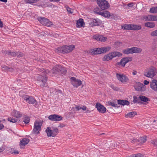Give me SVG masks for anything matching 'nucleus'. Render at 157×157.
I'll return each mask as SVG.
<instances>
[{
    "label": "nucleus",
    "instance_id": "1",
    "mask_svg": "<svg viewBox=\"0 0 157 157\" xmlns=\"http://www.w3.org/2000/svg\"><path fill=\"white\" fill-rule=\"evenodd\" d=\"M52 71L53 73L57 74H63L65 75L67 72L66 69L62 67L60 65H56L52 69Z\"/></svg>",
    "mask_w": 157,
    "mask_h": 157
},
{
    "label": "nucleus",
    "instance_id": "2",
    "mask_svg": "<svg viewBox=\"0 0 157 157\" xmlns=\"http://www.w3.org/2000/svg\"><path fill=\"white\" fill-rule=\"evenodd\" d=\"M38 84L41 87L45 86L47 81V77L45 76H44L42 75H38L36 77Z\"/></svg>",
    "mask_w": 157,
    "mask_h": 157
},
{
    "label": "nucleus",
    "instance_id": "3",
    "mask_svg": "<svg viewBox=\"0 0 157 157\" xmlns=\"http://www.w3.org/2000/svg\"><path fill=\"white\" fill-rule=\"evenodd\" d=\"M142 51V49L139 48L134 47L124 49L123 51V52L124 54H129L134 53H140Z\"/></svg>",
    "mask_w": 157,
    "mask_h": 157
},
{
    "label": "nucleus",
    "instance_id": "4",
    "mask_svg": "<svg viewBox=\"0 0 157 157\" xmlns=\"http://www.w3.org/2000/svg\"><path fill=\"white\" fill-rule=\"evenodd\" d=\"M97 2L101 9L103 10L109 8L110 6L108 1L105 0H97Z\"/></svg>",
    "mask_w": 157,
    "mask_h": 157
},
{
    "label": "nucleus",
    "instance_id": "5",
    "mask_svg": "<svg viewBox=\"0 0 157 157\" xmlns=\"http://www.w3.org/2000/svg\"><path fill=\"white\" fill-rule=\"evenodd\" d=\"M48 137H54L58 133V129L56 128L52 130L50 127H48L45 131Z\"/></svg>",
    "mask_w": 157,
    "mask_h": 157
},
{
    "label": "nucleus",
    "instance_id": "6",
    "mask_svg": "<svg viewBox=\"0 0 157 157\" xmlns=\"http://www.w3.org/2000/svg\"><path fill=\"white\" fill-rule=\"evenodd\" d=\"M43 121H35L34 124V128L33 131L35 134H38L41 130V127L42 125Z\"/></svg>",
    "mask_w": 157,
    "mask_h": 157
},
{
    "label": "nucleus",
    "instance_id": "7",
    "mask_svg": "<svg viewBox=\"0 0 157 157\" xmlns=\"http://www.w3.org/2000/svg\"><path fill=\"white\" fill-rule=\"evenodd\" d=\"M37 19L40 23L43 25L47 26H50L53 25L51 21H49L48 19L44 17H38Z\"/></svg>",
    "mask_w": 157,
    "mask_h": 157
},
{
    "label": "nucleus",
    "instance_id": "8",
    "mask_svg": "<svg viewBox=\"0 0 157 157\" xmlns=\"http://www.w3.org/2000/svg\"><path fill=\"white\" fill-rule=\"evenodd\" d=\"M156 72L155 68H150L148 72H144V75L145 76L149 78H152L156 75Z\"/></svg>",
    "mask_w": 157,
    "mask_h": 157
},
{
    "label": "nucleus",
    "instance_id": "9",
    "mask_svg": "<svg viewBox=\"0 0 157 157\" xmlns=\"http://www.w3.org/2000/svg\"><path fill=\"white\" fill-rule=\"evenodd\" d=\"M71 84L75 87H77L78 86H80L82 84L81 81L75 77H71Z\"/></svg>",
    "mask_w": 157,
    "mask_h": 157
},
{
    "label": "nucleus",
    "instance_id": "10",
    "mask_svg": "<svg viewBox=\"0 0 157 157\" xmlns=\"http://www.w3.org/2000/svg\"><path fill=\"white\" fill-rule=\"evenodd\" d=\"M116 76L117 79L122 82H127L129 81L128 78L125 75L117 73Z\"/></svg>",
    "mask_w": 157,
    "mask_h": 157
},
{
    "label": "nucleus",
    "instance_id": "11",
    "mask_svg": "<svg viewBox=\"0 0 157 157\" xmlns=\"http://www.w3.org/2000/svg\"><path fill=\"white\" fill-rule=\"evenodd\" d=\"M132 60V57H126L122 58L120 62L117 63V64L118 65L121 64L122 66L124 67L125 64L131 61Z\"/></svg>",
    "mask_w": 157,
    "mask_h": 157
},
{
    "label": "nucleus",
    "instance_id": "12",
    "mask_svg": "<svg viewBox=\"0 0 157 157\" xmlns=\"http://www.w3.org/2000/svg\"><path fill=\"white\" fill-rule=\"evenodd\" d=\"M48 118L52 121H57L61 120L63 117L58 115L53 114L49 116Z\"/></svg>",
    "mask_w": 157,
    "mask_h": 157
},
{
    "label": "nucleus",
    "instance_id": "13",
    "mask_svg": "<svg viewBox=\"0 0 157 157\" xmlns=\"http://www.w3.org/2000/svg\"><path fill=\"white\" fill-rule=\"evenodd\" d=\"M95 107L100 113H104L106 112V108L100 103H97L96 104Z\"/></svg>",
    "mask_w": 157,
    "mask_h": 157
},
{
    "label": "nucleus",
    "instance_id": "14",
    "mask_svg": "<svg viewBox=\"0 0 157 157\" xmlns=\"http://www.w3.org/2000/svg\"><path fill=\"white\" fill-rule=\"evenodd\" d=\"M145 86L140 82L136 83L134 86L135 89L138 91H144L145 90Z\"/></svg>",
    "mask_w": 157,
    "mask_h": 157
},
{
    "label": "nucleus",
    "instance_id": "15",
    "mask_svg": "<svg viewBox=\"0 0 157 157\" xmlns=\"http://www.w3.org/2000/svg\"><path fill=\"white\" fill-rule=\"evenodd\" d=\"M93 38L98 41L105 42L107 40V38L101 35H95L93 36Z\"/></svg>",
    "mask_w": 157,
    "mask_h": 157
},
{
    "label": "nucleus",
    "instance_id": "16",
    "mask_svg": "<svg viewBox=\"0 0 157 157\" xmlns=\"http://www.w3.org/2000/svg\"><path fill=\"white\" fill-rule=\"evenodd\" d=\"M24 99L27 103L29 104H33L36 102V101L32 97L26 95L24 97Z\"/></svg>",
    "mask_w": 157,
    "mask_h": 157
},
{
    "label": "nucleus",
    "instance_id": "17",
    "mask_svg": "<svg viewBox=\"0 0 157 157\" xmlns=\"http://www.w3.org/2000/svg\"><path fill=\"white\" fill-rule=\"evenodd\" d=\"M74 48L75 46L73 45L63 46V53H67L70 52Z\"/></svg>",
    "mask_w": 157,
    "mask_h": 157
},
{
    "label": "nucleus",
    "instance_id": "18",
    "mask_svg": "<svg viewBox=\"0 0 157 157\" xmlns=\"http://www.w3.org/2000/svg\"><path fill=\"white\" fill-rule=\"evenodd\" d=\"M29 141V139L24 138L22 139L20 141V147L23 148L25 145L28 144Z\"/></svg>",
    "mask_w": 157,
    "mask_h": 157
},
{
    "label": "nucleus",
    "instance_id": "19",
    "mask_svg": "<svg viewBox=\"0 0 157 157\" xmlns=\"http://www.w3.org/2000/svg\"><path fill=\"white\" fill-rule=\"evenodd\" d=\"M151 88L155 91L157 92V80L153 79L150 82Z\"/></svg>",
    "mask_w": 157,
    "mask_h": 157
},
{
    "label": "nucleus",
    "instance_id": "20",
    "mask_svg": "<svg viewBox=\"0 0 157 157\" xmlns=\"http://www.w3.org/2000/svg\"><path fill=\"white\" fill-rule=\"evenodd\" d=\"M101 23V21L99 19H93L91 22L92 26H98Z\"/></svg>",
    "mask_w": 157,
    "mask_h": 157
},
{
    "label": "nucleus",
    "instance_id": "21",
    "mask_svg": "<svg viewBox=\"0 0 157 157\" xmlns=\"http://www.w3.org/2000/svg\"><path fill=\"white\" fill-rule=\"evenodd\" d=\"M101 48H95L92 50L91 53L92 54H99L102 53Z\"/></svg>",
    "mask_w": 157,
    "mask_h": 157
},
{
    "label": "nucleus",
    "instance_id": "22",
    "mask_svg": "<svg viewBox=\"0 0 157 157\" xmlns=\"http://www.w3.org/2000/svg\"><path fill=\"white\" fill-rule=\"evenodd\" d=\"M117 103L118 104L121 105H128L130 103L127 100L119 99L117 100Z\"/></svg>",
    "mask_w": 157,
    "mask_h": 157
},
{
    "label": "nucleus",
    "instance_id": "23",
    "mask_svg": "<svg viewBox=\"0 0 157 157\" xmlns=\"http://www.w3.org/2000/svg\"><path fill=\"white\" fill-rule=\"evenodd\" d=\"M12 115L16 118L21 117L22 116L21 113L19 112L16 110H14L12 113Z\"/></svg>",
    "mask_w": 157,
    "mask_h": 157
},
{
    "label": "nucleus",
    "instance_id": "24",
    "mask_svg": "<svg viewBox=\"0 0 157 157\" xmlns=\"http://www.w3.org/2000/svg\"><path fill=\"white\" fill-rule=\"evenodd\" d=\"M110 53L112 59L116 56L120 57L122 55L121 53L118 52H111Z\"/></svg>",
    "mask_w": 157,
    "mask_h": 157
},
{
    "label": "nucleus",
    "instance_id": "25",
    "mask_svg": "<svg viewBox=\"0 0 157 157\" xmlns=\"http://www.w3.org/2000/svg\"><path fill=\"white\" fill-rule=\"evenodd\" d=\"M110 53L108 54L105 55L104 57L102 58L103 61H109L112 59Z\"/></svg>",
    "mask_w": 157,
    "mask_h": 157
},
{
    "label": "nucleus",
    "instance_id": "26",
    "mask_svg": "<svg viewBox=\"0 0 157 157\" xmlns=\"http://www.w3.org/2000/svg\"><path fill=\"white\" fill-rule=\"evenodd\" d=\"M132 24H124L122 26V29L126 30H132Z\"/></svg>",
    "mask_w": 157,
    "mask_h": 157
},
{
    "label": "nucleus",
    "instance_id": "27",
    "mask_svg": "<svg viewBox=\"0 0 157 157\" xmlns=\"http://www.w3.org/2000/svg\"><path fill=\"white\" fill-rule=\"evenodd\" d=\"M144 25L147 27L153 28L155 27V24L153 22H147Z\"/></svg>",
    "mask_w": 157,
    "mask_h": 157
},
{
    "label": "nucleus",
    "instance_id": "28",
    "mask_svg": "<svg viewBox=\"0 0 157 157\" xmlns=\"http://www.w3.org/2000/svg\"><path fill=\"white\" fill-rule=\"evenodd\" d=\"M100 15L105 17H109L111 16L110 13L107 11H105L103 12H101L100 14Z\"/></svg>",
    "mask_w": 157,
    "mask_h": 157
},
{
    "label": "nucleus",
    "instance_id": "29",
    "mask_svg": "<svg viewBox=\"0 0 157 157\" xmlns=\"http://www.w3.org/2000/svg\"><path fill=\"white\" fill-rule=\"evenodd\" d=\"M141 28L140 25L132 24V30H138L141 29Z\"/></svg>",
    "mask_w": 157,
    "mask_h": 157
},
{
    "label": "nucleus",
    "instance_id": "30",
    "mask_svg": "<svg viewBox=\"0 0 157 157\" xmlns=\"http://www.w3.org/2000/svg\"><path fill=\"white\" fill-rule=\"evenodd\" d=\"M84 22L83 21V19L82 18L79 19L78 20L76 24L77 27L82 26Z\"/></svg>",
    "mask_w": 157,
    "mask_h": 157
},
{
    "label": "nucleus",
    "instance_id": "31",
    "mask_svg": "<svg viewBox=\"0 0 157 157\" xmlns=\"http://www.w3.org/2000/svg\"><path fill=\"white\" fill-rule=\"evenodd\" d=\"M137 114L136 112L133 111L128 113L125 116L126 117H132Z\"/></svg>",
    "mask_w": 157,
    "mask_h": 157
},
{
    "label": "nucleus",
    "instance_id": "32",
    "mask_svg": "<svg viewBox=\"0 0 157 157\" xmlns=\"http://www.w3.org/2000/svg\"><path fill=\"white\" fill-rule=\"evenodd\" d=\"M149 21H157V16L149 15H148Z\"/></svg>",
    "mask_w": 157,
    "mask_h": 157
},
{
    "label": "nucleus",
    "instance_id": "33",
    "mask_svg": "<svg viewBox=\"0 0 157 157\" xmlns=\"http://www.w3.org/2000/svg\"><path fill=\"white\" fill-rule=\"evenodd\" d=\"M140 100L141 101H142L145 102H146L148 101H150V99L149 98H148L142 95H140Z\"/></svg>",
    "mask_w": 157,
    "mask_h": 157
},
{
    "label": "nucleus",
    "instance_id": "34",
    "mask_svg": "<svg viewBox=\"0 0 157 157\" xmlns=\"http://www.w3.org/2000/svg\"><path fill=\"white\" fill-rule=\"evenodd\" d=\"M147 139L145 137H141L138 139V144H142L146 141Z\"/></svg>",
    "mask_w": 157,
    "mask_h": 157
},
{
    "label": "nucleus",
    "instance_id": "35",
    "mask_svg": "<svg viewBox=\"0 0 157 157\" xmlns=\"http://www.w3.org/2000/svg\"><path fill=\"white\" fill-rule=\"evenodd\" d=\"M55 51L57 53H63V46L59 47L56 49Z\"/></svg>",
    "mask_w": 157,
    "mask_h": 157
},
{
    "label": "nucleus",
    "instance_id": "36",
    "mask_svg": "<svg viewBox=\"0 0 157 157\" xmlns=\"http://www.w3.org/2000/svg\"><path fill=\"white\" fill-rule=\"evenodd\" d=\"M102 49V53H104L109 51L111 49V47H102L101 48Z\"/></svg>",
    "mask_w": 157,
    "mask_h": 157
},
{
    "label": "nucleus",
    "instance_id": "37",
    "mask_svg": "<svg viewBox=\"0 0 157 157\" xmlns=\"http://www.w3.org/2000/svg\"><path fill=\"white\" fill-rule=\"evenodd\" d=\"M134 100L133 101V102L134 103H139L140 102V96L139 97H137L136 96L133 97Z\"/></svg>",
    "mask_w": 157,
    "mask_h": 157
},
{
    "label": "nucleus",
    "instance_id": "38",
    "mask_svg": "<svg viewBox=\"0 0 157 157\" xmlns=\"http://www.w3.org/2000/svg\"><path fill=\"white\" fill-rule=\"evenodd\" d=\"M150 12L152 13H157V7H153L150 8Z\"/></svg>",
    "mask_w": 157,
    "mask_h": 157
},
{
    "label": "nucleus",
    "instance_id": "39",
    "mask_svg": "<svg viewBox=\"0 0 157 157\" xmlns=\"http://www.w3.org/2000/svg\"><path fill=\"white\" fill-rule=\"evenodd\" d=\"M18 53L17 52H11L10 51H9L8 53V55H11L13 57H15L17 56L18 54Z\"/></svg>",
    "mask_w": 157,
    "mask_h": 157
},
{
    "label": "nucleus",
    "instance_id": "40",
    "mask_svg": "<svg viewBox=\"0 0 157 157\" xmlns=\"http://www.w3.org/2000/svg\"><path fill=\"white\" fill-rule=\"evenodd\" d=\"M7 120L8 121L12 123H16L18 121L17 119H14L13 118H11V117H8Z\"/></svg>",
    "mask_w": 157,
    "mask_h": 157
},
{
    "label": "nucleus",
    "instance_id": "41",
    "mask_svg": "<svg viewBox=\"0 0 157 157\" xmlns=\"http://www.w3.org/2000/svg\"><path fill=\"white\" fill-rule=\"evenodd\" d=\"M75 109H77V111H79L80 109H82L83 110H86V107L84 106H83L82 107H81L80 106L77 105Z\"/></svg>",
    "mask_w": 157,
    "mask_h": 157
},
{
    "label": "nucleus",
    "instance_id": "42",
    "mask_svg": "<svg viewBox=\"0 0 157 157\" xmlns=\"http://www.w3.org/2000/svg\"><path fill=\"white\" fill-rule=\"evenodd\" d=\"M24 120L23 121L26 124L28 123L30 121V118L27 116H25L24 117Z\"/></svg>",
    "mask_w": 157,
    "mask_h": 157
},
{
    "label": "nucleus",
    "instance_id": "43",
    "mask_svg": "<svg viewBox=\"0 0 157 157\" xmlns=\"http://www.w3.org/2000/svg\"><path fill=\"white\" fill-rule=\"evenodd\" d=\"M39 0H25V2L26 3H29L30 4H32L36 2Z\"/></svg>",
    "mask_w": 157,
    "mask_h": 157
},
{
    "label": "nucleus",
    "instance_id": "44",
    "mask_svg": "<svg viewBox=\"0 0 157 157\" xmlns=\"http://www.w3.org/2000/svg\"><path fill=\"white\" fill-rule=\"evenodd\" d=\"M131 142L132 143H137L138 144V139L135 137H132L130 139Z\"/></svg>",
    "mask_w": 157,
    "mask_h": 157
},
{
    "label": "nucleus",
    "instance_id": "45",
    "mask_svg": "<svg viewBox=\"0 0 157 157\" xmlns=\"http://www.w3.org/2000/svg\"><path fill=\"white\" fill-rule=\"evenodd\" d=\"M108 103L109 105H111L114 107H117V104L114 102H108Z\"/></svg>",
    "mask_w": 157,
    "mask_h": 157
},
{
    "label": "nucleus",
    "instance_id": "46",
    "mask_svg": "<svg viewBox=\"0 0 157 157\" xmlns=\"http://www.w3.org/2000/svg\"><path fill=\"white\" fill-rule=\"evenodd\" d=\"M150 35L152 36H157V29L152 32L151 33Z\"/></svg>",
    "mask_w": 157,
    "mask_h": 157
},
{
    "label": "nucleus",
    "instance_id": "47",
    "mask_svg": "<svg viewBox=\"0 0 157 157\" xmlns=\"http://www.w3.org/2000/svg\"><path fill=\"white\" fill-rule=\"evenodd\" d=\"M111 88L113 89L115 91H118L119 90V88L116 86H114V85H112L111 86Z\"/></svg>",
    "mask_w": 157,
    "mask_h": 157
},
{
    "label": "nucleus",
    "instance_id": "48",
    "mask_svg": "<svg viewBox=\"0 0 157 157\" xmlns=\"http://www.w3.org/2000/svg\"><path fill=\"white\" fill-rule=\"evenodd\" d=\"M67 10L69 13H73V10L69 7H67Z\"/></svg>",
    "mask_w": 157,
    "mask_h": 157
},
{
    "label": "nucleus",
    "instance_id": "49",
    "mask_svg": "<svg viewBox=\"0 0 157 157\" xmlns=\"http://www.w3.org/2000/svg\"><path fill=\"white\" fill-rule=\"evenodd\" d=\"M76 107V106L75 107H74L72 108V109L71 110V112H70V113H75L76 111H77V109H75Z\"/></svg>",
    "mask_w": 157,
    "mask_h": 157
},
{
    "label": "nucleus",
    "instance_id": "50",
    "mask_svg": "<svg viewBox=\"0 0 157 157\" xmlns=\"http://www.w3.org/2000/svg\"><path fill=\"white\" fill-rule=\"evenodd\" d=\"M134 157H143V156L141 154L138 153L136 154L133 155Z\"/></svg>",
    "mask_w": 157,
    "mask_h": 157
},
{
    "label": "nucleus",
    "instance_id": "51",
    "mask_svg": "<svg viewBox=\"0 0 157 157\" xmlns=\"http://www.w3.org/2000/svg\"><path fill=\"white\" fill-rule=\"evenodd\" d=\"M122 44V42L120 41H117L115 43V45L116 46H118L120 44Z\"/></svg>",
    "mask_w": 157,
    "mask_h": 157
},
{
    "label": "nucleus",
    "instance_id": "52",
    "mask_svg": "<svg viewBox=\"0 0 157 157\" xmlns=\"http://www.w3.org/2000/svg\"><path fill=\"white\" fill-rule=\"evenodd\" d=\"M17 52L18 53V54L17 56V57H22L23 56L24 54L23 53L20 52Z\"/></svg>",
    "mask_w": 157,
    "mask_h": 157
},
{
    "label": "nucleus",
    "instance_id": "53",
    "mask_svg": "<svg viewBox=\"0 0 157 157\" xmlns=\"http://www.w3.org/2000/svg\"><path fill=\"white\" fill-rule=\"evenodd\" d=\"M8 67L6 66H4L2 68V70L4 71H8Z\"/></svg>",
    "mask_w": 157,
    "mask_h": 157
},
{
    "label": "nucleus",
    "instance_id": "54",
    "mask_svg": "<svg viewBox=\"0 0 157 157\" xmlns=\"http://www.w3.org/2000/svg\"><path fill=\"white\" fill-rule=\"evenodd\" d=\"M94 12L95 13L97 14L100 15V14L101 11H99L98 10H97V9H95L94 10Z\"/></svg>",
    "mask_w": 157,
    "mask_h": 157
},
{
    "label": "nucleus",
    "instance_id": "55",
    "mask_svg": "<svg viewBox=\"0 0 157 157\" xmlns=\"http://www.w3.org/2000/svg\"><path fill=\"white\" fill-rule=\"evenodd\" d=\"M144 19H145V21H149L148 15L145 16L144 17Z\"/></svg>",
    "mask_w": 157,
    "mask_h": 157
},
{
    "label": "nucleus",
    "instance_id": "56",
    "mask_svg": "<svg viewBox=\"0 0 157 157\" xmlns=\"http://www.w3.org/2000/svg\"><path fill=\"white\" fill-rule=\"evenodd\" d=\"M151 142L152 144L155 145L156 146V144H157V140L156 141L151 140Z\"/></svg>",
    "mask_w": 157,
    "mask_h": 157
},
{
    "label": "nucleus",
    "instance_id": "57",
    "mask_svg": "<svg viewBox=\"0 0 157 157\" xmlns=\"http://www.w3.org/2000/svg\"><path fill=\"white\" fill-rule=\"evenodd\" d=\"M45 74H48L49 75L50 72L48 70H45L44 69V72Z\"/></svg>",
    "mask_w": 157,
    "mask_h": 157
},
{
    "label": "nucleus",
    "instance_id": "58",
    "mask_svg": "<svg viewBox=\"0 0 157 157\" xmlns=\"http://www.w3.org/2000/svg\"><path fill=\"white\" fill-rule=\"evenodd\" d=\"M5 149V147H0V152H2Z\"/></svg>",
    "mask_w": 157,
    "mask_h": 157
},
{
    "label": "nucleus",
    "instance_id": "59",
    "mask_svg": "<svg viewBox=\"0 0 157 157\" xmlns=\"http://www.w3.org/2000/svg\"><path fill=\"white\" fill-rule=\"evenodd\" d=\"M133 3H128L127 5V6L130 7H132L133 6Z\"/></svg>",
    "mask_w": 157,
    "mask_h": 157
},
{
    "label": "nucleus",
    "instance_id": "60",
    "mask_svg": "<svg viewBox=\"0 0 157 157\" xmlns=\"http://www.w3.org/2000/svg\"><path fill=\"white\" fill-rule=\"evenodd\" d=\"M38 70L40 72H44V68H39L38 69Z\"/></svg>",
    "mask_w": 157,
    "mask_h": 157
},
{
    "label": "nucleus",
    "instance_id": "61",
    "mask_svg": "<svg viewBox=\"0 0 157 157\" xmlns=\"http://www.w3.org/2000/svg\"><path fill=\"white\" fill-rule=\"evenodd\" d=\"M12 153H13L15 155H17L19 153V152L17 151H13Z\"/></svg>",
    "mask_w": 157,
    "mask_h": 157
},
{
    "label": "nucleus",
    "instance_id": "62",
    "mask_svg": "<svg viewBox=\"0 0 157 157\" xmlns=\"http://www.w3.org/2000/svg\"><path fill=\"white\" fill-rule=\"evenodd\" d=\"M13 69L11 67H9L8 69V71L12 72L13 71Z\"/></svg>",
    "mask_w": 157,
    "mask_h": 157
},
{
    "label": "nucleus",
    "instance_id": "63",
    "mask_svg": "<svg viewBox=\"0 0 157 157\" xmlns=\"http://www.w3.org/2000/svg\"><path fill=\"white\" fill-rule=\"evenodd\" d=\"M144 83L145 85H147L149 83V82L146 80H145Z\"/></svg>",
    "mask_w": 157,
    "mask_h": 157
},
{
    "label": "nucleus",
    "instance_id": "64",
    "mask_svg": "<svg viewBox=\"0 0 157 157\" xmlns=\"http://www.w3.org/2000/svg\"><path fill=\"white\" fill-rule=\"evenodd\" d=\"M4 127L3 125L2 124H0V130L2 129H3Z\"/></svg>",
    "mask_w": 157,
    "mask_h": 157
}]
</instances>
